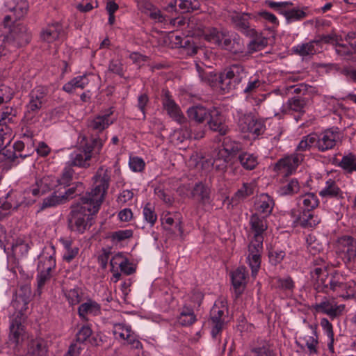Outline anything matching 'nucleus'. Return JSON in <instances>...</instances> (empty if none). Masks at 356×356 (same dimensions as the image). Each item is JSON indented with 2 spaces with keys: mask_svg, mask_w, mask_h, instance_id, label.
Returning <instances> with one entry per match:
<instances>
[{
  "mask_svg": "<svg viewBox=\"0 0 356 356\" xmlns=\"http://www.w3.org/2000/svg\"><path fill=\"white\" fill-rule=\"evenodd\" d=\"M93 180L94 188L70 207L67 224L72 232L83 234L94 224L93 216L98 212L109 187L111 176L108 170L103 166L99 167Z\"/></svg>",
  "mask_w": 356,
  "mask_h": 356,
  "instance_id": "nucleus-1",
  "label": "nucleus"
},
{
  "mask_svg": "<svg viewBox=\"0 0 356 356\" xmlns=\"http://www.w3.org/2000/svg\"><path fill=\"white\" fill-rule=\"evenodd\" d=\"M248 81V72L241 64L232 65L219 76L220 87L224 92L243 88Z\"/></svg>",
  "mask_w": 356,
  "mask_h": 356,
  "instance_id": "nucleus-2",
  "label": "nucleus"
},
{
  "mask_svg": "<svg viewBox=\"0 0 356 356\" xmlns=\"http://www.w3.org/2000/svg\"><path fill=\"white\" fill-rule=\"evenodd\" d=\"M104 141L99 137H92L90 143L86 142L81 146V151L76 153L72 157L70 165L87 168L90 166L89 161L92 158V152L97 151V154L103 147Z\"/></svg>",
  "mask_w": 356,
  "mask_h": 356,
  "instance_id": "nucleus-3",
  "label": "nucleus"
},
{
  "mask_svg": "<svg viewBox=\"0 0 356 356\" xmlns=\"http://www.w3.org/2000/svg\"><path fill=\"white\" fill-rule=\"evenodd\" d=\"M32 298L31 284L29 282L20 284L11 302V307L15 310V315L25 316V312Z\"/></svg>",
  "mask_w": 356,
  "mask_h": 356,
  "instance_id": "nucleus-4",
  "label": "nucleus"
},
{
  "mask_svg": "<svg viewBox=\"0 0 356 356\" xmlns=\"http://www.w3.org/2000/svg\"><path fill=\"white\" fill-rule=\"evenodd\" d=\"M312 307L316 312L326 314L331 319H334L342 315L345 305H338L334 298L323 296Z\"/></svg>",
  "mask_w": 356,
  "mask_h": 356,
  "instance_id": "nucleus-5",
  "label": "nucleus"
},
{
  "mask_svg": "<svg viewBox=\"0 0 356 356\" xmlns=\"http://www.w3.org/2000/svg\"><path fill=\"white\" fill-rule=\"evenodd\" d=\"M316 147L318 151L324 152L333 149L341 138L338 128L327 129L319 134H316Z\"/></svg>",
  "mask_w": 356,
  "mask_h": 356,
  "instance_id": "nucleus-6",
  "label": "nucleus"
},
{
  "mask_svg": "<svg viewBox=\"0 0 356 356\" xmlns=\"http://www.w3.org/2000/svg\"><path fill=\"white\" fill-rule=\"evenodd\" d=\"M207 125L211 131L218 133L220 136L226 135L229 131V127L226 124L225 115L219 108L216 107L210 108Z\"/></svg>",
  "mask_w": 356,
  "mask_h": 356,
  "instance_id": "nucleus-7",
  "label": "nucleus"
},
{
  "mask_svg": "<svg viewBox=\"0 0 356 356\" xmlns=\"http://www.w3.org/2000/svg\"><path fill=\"white\" fill-rule=\"evenodd\" d=\"M291 5L292 3L289 1L275 2L268 1V6L284 15L289 22L301 20L307 16L306 13L302 10L297 8L286 9L289 6Z\"/></svg>",
  "mask_w": 356,
  "mask_h": 356,
  "instance_id": "nucleus-8",
  "label": "nucleus"
},
{
  "mask_svg": "<svg viewBox=\"0 0 356 356\" xmlns=\"http://www.w3.org/2000/svg\"><path fill=\"white\" fill-rule=\"evenodd\" d=\"M252 15L248 13H238L233 11L229 13V19L235 28L247 36L254 37L257 35L256 31L249 26V20Z\"/></svg>",
  "mask_w": 356,
  "mask_h": 356,
  "instance_id": "nucleus-9",
  "label": "nucleus"
},
{
  "mask_svg": "<svg viewBox=\"0 0 356 356\" xmlns=\"http://www.w3.org/2000/svg\"><path fill=\"white\" fill-rule=\"evenodd\" d=\"M315 261L316 262V265L319 266L315 267L314 270L311 271L312 279L315 282V286L317 290L327 293L328 285L327 282L330 280V274L328 273L325 264L320 265L318 261L324 262L323 259H316Z\"/></svg>",
  "mask_w": 356,
  "mask_h": 356,
  "instance_id": "nucleus-10",
  "label": "nucleus"
},
{
  "mask_svg": "<svg viewBox=\"0 0 356 356\" xmlns=\"http://www.w3.org/2000/svg\"><path fill=\"white\" fill-rule=\"evenodd\" d=\"M238 127L243 134H251L254 138L262 134L265 130L264 124L250 115H244L238 120Z\"/></svg>",
  "mask_w": 356,
  "mask_h": 356,
  "instance_id": "nucleus-11",
  "label": "nucleus"
},
{
  "mask_svg": "<svg viewBox=\"0 0 356 356\" xmlns=\"http://www.w3.org/2000/svg\"><path fill=\"white\" fill-rule=\"evenodd\" d=\"M211 188L203 183L198 181L193 187L190 197L197 202L202 207L211 206L212 202Z\"/></svg>",
  "mask_w": 356,
  "mask_h": 356,
  "instance_id": "nucleus-12",
  "label": "nucleus"
},
{
  "mask_svg": "<svg viewBox=\"0 0 356 356\" xmlns=\"http://www.w3.org/2000/svg\"><path fill=\"white\" fill-rule=\"evenodd\" d=\"M31 36V33L29 31L26 26L19 22L13 26L9 34L7 35L18 48L29 43Z\"/></svg>",
  "mask_w": 356,
  "mask_h": 356,
  "instance_id": "nucleus-13",
  "label": "nucleus"
},
{
  "mask_svg": "<svg viewBox=\"0 0 356 356\" xmlns=\"http://www.w3.org/2000/svg\"><path fill=\"white\" fill-rule=\"evenodd\" d=\"M303 160V155L300 153H295L291 156L280 159L275 165V170L284 175H291Z\"/></svg>",
  "mask_w": 356,
  "mask_h": 356,
  "instance_id": "nucleus-14",
  "label": "nucleus"
},
{
  "mask_svg": "<svg viewBox=\"0 0 356 356\" xmlns=\"http://www.w3.org/2000/svg\"><path fill=\"white\" fill-rule=\"evenodd\" d=\"M161 99L163 107L170 117L179 123L183 122L184 121V116L179 106L173 100L168 89L162 90Z\"/></svg>",
  "mask_w": 356,
  "mask_h": 356,
  "instance_id": "nucleus-15",
  "label": "nucleus"
},
{
  "mask_svg": "<svg viewBox=\"0 0 356 356\" xmlns=\"http://www.w3.org/2000/svg\"><path fill=\"white\" fill-rule=\"evenodd\" d=\"M227 309L225 305L221 307L214 305L210 311L209 323L211 327V335L216 338L221 332L225 325V311Z\"/></svg>",
  "mask_w": 356,
  "mask_h": 356,
  "instance_id": "nucleus-16",
  "label": "nucleus"
},
{
  "mask_svg": "<svg viewBox=\"0 0 356 356\" xmlns=\"http://www.w3.org/2000/svg\"><path fill=\"white\" fill-rule=\"evenodd\" d=\"M48 342L42 338L29 341L24 356H48Z\"/></svg>",
  "mask_w": 356,
  "mask_h": 356,
  "instance_id": "nucleus-17",
  "label": "nucleus"
},
{
  "mask_svg": "<svg viewBox=\"0 0 356 356\" xmlns=\"http://www.w3.org/2000/svg\"><path fill=\"white\" fill-rule=\"evenodd\" d=\"M248 275L246 268L244 266H239L231 273L232 283L236 297L243 293L245 288Z\"/></svg>",
  "mask_w": 356,
  "mask_h": 356,
  "instance_id": "nucleus-18",
  "label": "nucleus"
},
{
  "mask_svg": "<svg viewBox=\"0 0 356 356\" xmlns=\"http://www.w3.org/2000/svg\"><path fill=\"white\" fill-rule=\"evenodd\" d=\"M254 193V186L250 183H243L242 186L238 188L233 196L229 199L228 196L225 197L224 202L229 200V205L232 207L237 206L241 202L250 197Z\"/></svg>",
  "mask_w": 356,
  "mask_h": 356,
  "instance_id": "nucleus-19",
  "label": "nucleus"
},
{
  "mask_svg": "<svg viewBox=\"0 0 356 356\" xmlns=\"http://www.w3.org/2000/svg\"><path fill=\"white\" fill-rule=\"evenodd\" d=\"M24 318L25 316L16 314L10 325L9 340L15 345L19 344V341L23 339L24 330L22 323Z\"/></svg>",
  "mask_w": 356,
  "mask_h": 356,
  "instance_id": "nucleus-20",
  "label": "nucleus"
},
{
  "mask_svg": "<svg viewBox=\"0 0 356 356\" xmlns=\"http://www.w3.org/2000/svg\"><path fill=\"white\" fill-rule=\"evenodd\" d=\"M110 265L111 266V271H114L115 266H118L121 272L127 275H131L136 270V266L131 263L127 258L124 257L121 253L115 254L111 259Z\"/></svg>",
  "mask_w": 356,
  "mask_h": 356,
  "instance_id": "nucleus-21",
  "label": "nucleus"
},
{
  "mask_svg": "<svg viewBox=\"0 0 356 356\" xmlns=\"http://www.w3.org/2000/svg\"><path fill=\"white\" fill-rule=\"evenodd\" d=\"M341 251L344 252L348 261H356V239L350 236H343L339 239Z\"/></svg>",
  "mask_w": 356,
  "mask_h": 356,
  "instance_id": "nucleus-22",
  "label": "nucleus"
},
{
  "mask_svg": "<svg viewBox=\"0 0 356 356\" xmlns=\"http://www.w3.org/2000/svg\"><path fill=\"white\" fill-rule=\"evenodd\" d=\"M196 69L201 81L209 86L213 87L216 83H219V76L212 70L211 67L206 65L196 64Z\"/></svg>",
  "mask_w": 356,
  "mask_h": 356,
  "instance_id": "nucleus-23",
  "label": "nucleus"
},
{
  "mask_svg": "<svg viewBox=\"0 0 356 356\" xmlns=\"http://www.w3.org/2000/svg\"><path fill=\"white\" fill-rule=\"evenodd\" d=\"M209 111L210 108L202 105H197L190 107L187 111V115L190 120L202 124L207 122Z\"/></svg>",
  "mask_w": 356,
  "mask_h": 356,
  "instance_id": "nucleus-24",
  "label": "nucleus"
},
{
  "mask_svg": "<svg viewBox=\"0 0 356 356\" xmlns=\"http://www.w3.org/2000/svg\"><path fill=\"white\" fill-rule=\"evenodd\" d=\"M109 114L97 115L92 120L88 121V127L95 131L102 132L113 123V120L110 119Z\"/></svg>",
  "mask_w": 356,
  "mask_h": 356,
  "instance_id": "nucleus-25",
  "label": "nucleus"
},
{
  "mask_svg": "<svg viewBox=\"0 0 356 356\" xmlns=\"http://www.w3.org/2000/svg\"><path fill=\"white\" fill-rule=\"evenodd\" d=\"M297 205L303 211H312L318 206L319 201L317 196L313 193H307L299 196L297 199Z\"/></svg>",
  "mask_w": 356,
  "mask_h": 356,
  "instance_id": "nucleus-26",
  "label": "nucleus"
},
{
  "mask_svg": "<svg viewBox=\"0 0 356 356\" xmlns=\"http://www.w3.org/2000/svg\"><path fill=\"white\" fill-rule=\"evenodd\" d=\"M320 196L326 198L342 197L341 189L336 184L335 181L329 179L325 182V187L319 192Z\"/></svg>",
  "mask_w": 356,
  "mask_h": 356,
  "instance_id": "nucleus-27",
  "label": "nucleus"
},
{
  "mask_svg": "<svg viewBox=\"0 0 356 356\" xmlns=\"http://www.w3.org/2000/svg\"><path fill=\"white\" fill-rule=\"evenodd\" d=\"M321 43L320 40H312L307 43H302L293 47V51L302 56L313 55L317 52L316 46Z\"/></svg>",
  "mask_w": 356,
  "mask_h": 356,
  "instance_id": "nucleus-28",
  "label": "nucleus"
},
{
  "mask_svg": "<svg viewBox=\"0 0 356 356\" xmlns=\"http://www.w3.org/2000/svg\"><path fill=\"white\" fill-rule=\"evenodd\" d=\"M100 305L95 301L88 300V302L81 304L78 308V314L79 316L86 320V315L92 314L97 315L100 313Z\"/></svg>",
  "mask_w": 356,
  "mask_h": 356,
  "instance_id": "nucleus-29",
  "label": "nucleus"
},
{
  "mask_svg": "<svg viewBox=\"0 0 356 356\" xmlns=\"http://www.w3.org/2000/svg\"><path fill=\"white\" fill-rule=\"evenodd\" d=\"M60 28L58 23L48 25L40 33L41 40L49 43L55 41L59 37Z\"/></svg>",
  "mask_w": 356,
  "mask_h": 356,
  "instance_id": "nucleus-30",
  "label": "nucleus"
},
{
  "mask_svg": "<svg viewBox=\"0 0 356 356\" xmlns=\"http://www.w3.org/2000/svg\"><path fill=\"white\" fill-rule=\"evenodd\" d=\"M29 5L26 0H15L14 5L9 7L10 11L13 13L15 20H20L28 13Z\"/></svg>",
  "mask_w": 356,
  "mask_h": 356,
  "instance_id": "nucleus-31",
  "label": "nucleus"
},
{
  "mask_svg": "<svg viewBox=\"0 0 356 356\" xmlns=\"http://www.w3.org/2000/svg\"><path fill=\"white\" fill-rule=\"evenodd\" d=\"M88 83L89 81L86 75L79 76L65 83L63 90L68 93H72L76 88L83 89Z\"/></svg>",
  "mask_w": 356,
  "mask_h": 356,
  "instance_id": "nucleus-32",
  "label": "nucleus"
},
{
  "mask_svg": "<svg viewBox=\"0 0 356 356\" xmlns=\"http://www.w3.org/2000/svg\"><path fill=\"white\" fill-rule=\"evenodd\" d=\"M320 222V218L314 215L311 211H303L301 216L298 218V224L302 227H313Z\"/></svg>",
  "mask_w": 356,
  "mask_h": 356,
  "instance_id": "nucleus-33",
  "label": "nucleus"
},
{
  "mask_svg": "<svg viewBox=\"0 0 356 356\" xmlns=\"http://www.w3.org/2000/svg\"><path fill=\"white\" fill-rule=\"evenodd\" d=\"M312 332L311 335H305L303 337H300L299 339L305 342L310 354H315L317 353L318 335L316 332V328L313 326H310Z\"/></svg>",
  "mask_w": 356,
  "mask_h": 356,
  "instance_id": "nucleus-34",
  "label": "nucleus"
},
{
  "mask_svg": "<svg viewBox=\"0 0 356 356\" xmlns=\"http://www.w3.org/2000/svg\"><path fill=\"white\" fill-rule=\"evenodd\" d=\"M272 287L277 288L283 291H291L295 285L293 280L290 277H286L284 278L281 277H273L269 282Z\"/></svg>",
  "mask_w": 356,
  "mask_h": 356,
  "instance_id": "nucleus-35",
  "label": "nucleus"
},
{
  "mask_svg": "<svg viewBox=\"0 0 356 356\" xmlns=\"http://www.w3.org/2000/svg\"><path fill=\"white\" fill-rule=\"evenodd\" d=\"M300 184L297 179H290L285 185L280 188L281 195H293L300 191Z\"/></svg>",
  "mask_w": 356,
  "mask_h": 356,
  "instance_id": "nucleus-36",
  "label": "nucleus"
},
{
  "mask_svg": "<svg viewBox=\"0 0 356 356\" xmlns=\"http://www.w3.org/2000/svg\"><path fill=\"white\" fill-rule=\"evenodd\" d=\"M176 44L179 47L184 48L186 50V53L189 56H194L197 53L199 47L195 42L194 39L191 37H184L181 42H177Z\"/></svg>",
  "mask_w": 356,
  "mask_h": 356,
  "instance_id": "nucleus-37",
  "label": "nucleus"
},
{
  "mask_svg": "<svg viewBox=\"0 0 356 356\" xmlns=\"http://www.w3.org/2000/svg\"><path fill=\"white\" fill-rule=\"evenodd\" d=\"M316 133L309 134L303 136L296 147V152H305L309 150L311 147H316Z\"/></svg>",
  "mask_w": 356,
  "mask_h": 356,
  "instance_id": "nucleus-38",
  "label": "nucleus"
},
{
  "mask_svg": "<svg viewBox=\"0 0 356 356\" xmlns=\"http://www.w3.org/2000/svg\"><path fill=\"white\" fill-rule=\"evenodd\" d=\"M196 321V317L193 309L184 307L180 313L179 322L184 326H189Z\"/></svg>",
  "mask_w": 356,
  "mask_h": 356,
  "instance_id": "nucleus-39",
  "label": "nucleus"
},
{
  "mask_svg": "<svg viewBox=\"0 0 356 356\" xmlns=\"http://www.w3.org/2000/svg\"><path fill=\"white\" fill-rule=\"evenodd\" d=\"M307 105V101L300 96L293 97L288 100L287 107L290 111L304 113Z\"/></svg>",
  "mask_w": 356,
  "mask_h": 356,
  "instance_id": "nucleus-40",
  "label": "nucleus"
},
{
  "mask_svg": "<svg viewBox=\"0 0 356 356\" xmlns=\"http://www.w3.org/2000/svg\"><path fill=\"white\" fill-rule=\"evenodd\" d=\"M339 166L349 173L356 171V156L352 153L343 156Z\"/></svg>",
  "mask_w": 356,
  "mask_h": 356,
  "instance_id": "nucleus-41",
  "label": "nucleus"
},
{
  "mask_svg": "<svg viewBox=\"0 0 356 356\" xmlns=\"http://www.w3.org/2000/svg\"><path fill=\"white\" fill-rule=\"evenodd\" d=\"M47 95V88L42 86H37L31 91L29 98L30 100L42 105L45 102Z\"/></svg>",
  "mask_w": 356,
  "mask_h": 356,
  "instance_id": "nucleus-42",
  "label": "nucleus"
},
{
  "mask_svg": "<svg viewBox=\"0 0 356 356\" xmlns=\"http://www.w3.org/2000/svg\"><path fill=\"white\" fill-rule=\"evenodd\" d=\"M250 224L251 229L254 232V235L262 236L264 232L267 229V226L264 225L263 220L256 213L251 216Z\"/></svg>",
  "mask_w": 356,
  "mask_h": 356,
  "instance_id": "nucleus-43",
  "label": "nucleus"
},
{
  "mask_svg": "<svg viewBox=\"0 0 356 356\" xmlns=\"http://www.w3.org/2000/svg\"><path fill=\"white\" fill-rule=\"evenodd\" d=\"M63 203H65L63 197H62V195H57V191H55L51 195L43 200L40 209L43 210L46 208L55 207Z\"/></svg>",
  "mask_w": 356,
  "mask_h": 356,
  "instance_id": "nucleus-44",
  "label": "nucleus"
},
{
  "mask_svg": "<svg viewBox=\"0 0 356 356\" xmlns=\"http://www.w3.org/2000/svg\"><path fill=\"white\" fill-rule=\"evenodd\" d=\"M307 248L308 251L312 254H316L320 252L323 247L321 243H320L316 236L313 234H309L306 238Z\"/></svg>",
  "mask_w": 356,
  "mask_h": 356,
  "instance_id": "nucleus-45",
  "label": "nucleus"
},
{
  "mask_svg": "<svg viewBox=\"0 0 356 356\" xmlns=\"http://www.w3.org/2000/svg\"><path fill=\"white\" fill-rule=\"evenodd\" d=\"M204 38L209 42H213L215 44H220L221 39H222L224 34L218 31L216 28L209 27L204 33Z\"/></svg>",
  "mask_w": 356,
  "mask_h": 356,
  "instance_id": "nucleus-46",
  "label": "nucleus"
},
{
  "mask_svg": "<svg viewBox=\"0 0 356 356\" xmlns=\"http://www.w3.org/2000/svg\"><path fill=\"white\" fill-rule=\"evenodd\" d=\"M83 191L84 187L83 183L77 182L74 186L67 189L64 194L62 195V197H63V200L65 202L76 195H80L83 193Z\"/></svg>",
  "mask_w": 356,
  "mask_h": 356,
  "instance_id": "nucleus-47",
  "label": "nucleus"
},
{
  "mask_svg": "<svg viewBox=\"0 0 356 356\" xmlns=\"http://www.w3.org/2000/svg\"><path fill=\"white\" fill-rule=\"evenodd\" d=\"M182 13H189L199 8V2L196 0H175Z\"/></svg>",
  "mask_w": 356,
  "mask_h": 356,
  "instance_id": "nucleus-48",
  "label": "nucleus"
},
{
  "mask_svg": "<svg viewBox=\"0 0 356 356\" xmlns=\"http://www.w3.org/2000/svg\"><path fill=\"white\" fill-rule=\"evenodd\" d=\"M242 166L247 170H252L257 164V158L248 153H242L238 156Z\"/></svg>",
  "mask_w": 356,
  "mask_h": 356,
  "instance_id": "nucleus-49",
  "label": "nucleus"
},
{
  "mask_svg": "<svg viewBox=\"0 0 356 356\" xmlns=\"http://www.w3.org/2000/svg\"><path fill=\"white\" fill-rule=\"evenodd\" d=\"M143 215L145 220L152 227L157 220V216L154 211V207L150 203L145 204L143 209Z\"/></svg>",
  "mask_w": 356,
  "mask_h": 356,
  "instance_id": "nucleus-50",
  "label": "nucleus"
},
{
  "mask_svg": "<svg viewBox=\"0 0 356 356\" xmlns=\"http://www.w3.org/2000/svg\"><path fill=\"white\" fill-rule=\"evenodd\" d=\"M17 115V111L12 107H6L0 113V125L6 124L7 122H13V118Z\"/></svg>",
  "mask_w": 356,
  "mask_h": 356,
  "instance_id": "nucleus-51",
  "label": "nucleus"
},
{
  "mask_svg": "<svg viewBox=\"0 0 356 356\" xmlns=\"http://www.w3.org/2000/svg\"><path fill=\"white\" fill-rule=\"evenodd\" d=\"M1 48V56H6L9 53L15 51L18 47L7 36L0 41Z\"/></svg>",
  "mask_w": 356,
  "mask_h": 356,
  "instance_id": "nucleus-52",
  "label": "nucleus"
},
{
  "mask_svg": "<svg viewBox=\"0 0 356 356\" xmlns=\"http://www.w3.org/2000/svg\"><path fill=\"white\" fill-rule=\"evenodd\" d=\"M263 236H254V240L251 241L248 245V251L250 253H261L263 250Z\"/></svg>",
  "mask_w": 356,
  "mask_h": 356,
  "instance_id": "nucleus-53",
  "label": "nucleus"
},
{
  "mask_svg": "<svg viewBox=\"0 0 356 356\" xmlns=\"http://www.w3.org/2000/svg\"><path fill=\"white\" fill-rule=\"evenodd\" d=\"M54 268V266L52 267L51 266H48L44 270H42L37 277L38 280V287L42 288L44 286L47 282L49 281L51 278V270Z\"/></svg>",
  "mask_w": 356,
  "mask_h": 356,
  "instance_id": "nucleus-54",
  "label": "nucleus"
},
{
  "mask_svg": "<svg viewBox=\"0 0 356 356\" xmlns=\"http://www.w3.org/2000/svg\"><path fill=\"white\" fill-rule=\"evenodd\" d=\"M82 293L79 288L70 289L66 293V298H67L71 305H76L80 303L82 300Z\"/></svg>",
  "mask_w": 356,
  "mask_h": 356,
  "instance_id": "nucleus-55",
  "label": "nucleus"
},
{
  "mask_svg": "<svg viewBox=\"0 0 356 356\" xmlns=\"http://www.w3.org/2000/svg\"><path fill=\"white\" fill-rule=\"evenodd\" d=\"M343 281V277L341 275L338 273H334L330 274V280L327 282V291L331 290L334 292L339 289L340 284Z\"/></svg>",
  "mask_w": 356,
  "mask_h": 356,
  "instance_id": "nucleus-56",
  "label": "nucleus"
},
{
  "mask_svg": "<svg viewBox=\"0 0 356 356\" xmlns=\"http://www.w3.org/2000/svg\"><path fill=\"white\" fill-rule=\"evenodd\" d=\"M355 43H347V44H341L338 43L336 45V51L338 54L342 56H350L354 54L355 49L353 48L355 47Z\"/></svg>",
  "mask_w": 356,
  "mask_h": 356,
  "instance_id": "nucleus-57",
  "label": "nucleus"
},
{
  "mask_svg": "<svg viewBox=\"0 0 356 356\" xmlns=\"http://www.w3.org/2000/svg\"><path fill=\"white\" fill-rule=\"evenodd\" d=\"M13 197H16V194L8 193L6 197V200L1 204V207L4 210L17 209L22 202L13 200Z\"/></svg>",
  "mask_w": 356,
  "mask_h": 356,
  "instance_id": "nucleus-58",
  "label": "nucleus"
},
{
  "mask_svg": "<svg viewBox=\"0 0 356 356\" xmlns=\"http://www.w3.org/2000/svg\"><path fill=\"white\" fill-rule=\"evenodd\" d=\"M249 265L252 269V273H256L261 264V253H250L248 257Z\"/></svg>",
  "mask_w": 356,
  "mask_h": 356,
  "instance_id": "nucleus-59",
  "label": "nucleus"
},
{
  "mask_svg": "<svg viewBox=\"0 0 356 356\" xmlns=\"http://www.w3.org/2000/svg\"><path fill=\"white\" fill-rule=\"evenodd\" d=\"M29 245L22 239H17L12 245V250L15 254L24 255L29 250Z\"/></svg>",
  "mask_w": 356,
  "mask_h": 356,
  "instance_id": "nucleus-60",
  "label": "nucleus"
},
{
  "mask_svg": "<svg viewBox=\"0 0 356 356\" xmlns=\"http://www.w3.org/2000/svg\"><path fill=\"white\" fill-rule=\"evenodd\" d=\"M74 170L72 168H65L62 173L60 179H58L59 186H63L64 188L69 186L72 180Z\"/></svg>",
  "mask_w": 356,
  "mask_h": 356,
  "instance_id": "nucleus-61",
  "label": "nucleus"
},
{
  "mask_svg": "<svg viewBox=\"0 0 356 356\" xmlns=\"http://www.w3.org/2000/svg\"><path fill=\"white\" fill-rule=\"evenodd\" d=\"M307 90L308 88L306 84L300 83L286 87L284 94L305 95Z\"/></svg>",
  "mask_w": 356,
  "mask_h": 356,
  "instance_id": "nucleus-62",
  "label": "nucleus"
},
{
  "mask_svg": "<svg viewBox=\"0 0 356 356\" xmlns=\"http://www.w3.org/2000/svg\"><path fill=\"white\" fill-rule=\"evenodd\" d=\"M92 334V330L88 325H83L76 334V341L84 343Z\"/></svg>",
  "mask_w": 356,
  "mask_h": 356,
  "instance_id": "nucleus-63",
  "label": "nucleus"
},
{
  "mask_svg": "<svg viewBox=\"0 0 356 356\" xmlns=\"http://www.w3.org/2000/svg\"><path fill=\"white\" fill-rule=\"evenodd\" d=\"M108 71L122 77L124 76L123 65L119 60H112L108 65Z\"/></svg>",
  "mask_w": 356,
  "mask_h": 356,
  "instance_id": "nucleus-64",
  "label": "nucleus"
}]
</instances>
